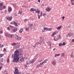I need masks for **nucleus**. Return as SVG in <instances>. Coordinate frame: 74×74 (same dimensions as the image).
<instances>
[{
	"instance_id": "f257e3e1",
	"label": "nucleus",
	"mask_w": 74,
	"mask_h": 74,
	"mask_svg": "<svg viewBox=\"0 0 74 74\" xmlns=\"http://www.w3.org/2000/svg\"><path fill=\"white\" fill-rule=\"evenodd\" d=\"M23 50L21 49H19L18 50H16L14 52V55H12V58H14L13 60V62L14 63H16L18 61L20 63H21L22 62H23L24 59L23 58L21 57H18L19 55H22V51Z\"/></svg>"
},
{
	"instance_id": "f03ea898",
	"label": "nucleus",
	"mask_w": 74,
	"mask_h": 74,
	"mask_svg": "<svg viewBox=\"0 0 74 74\" xmlns=\"http://www.w3.org/2000/svg\"><path fill=\"white\" fill-rule=\"evenodd\" d=\"M35 61H36V60H35V58H34L30 60L29 61L27 62L26 64H32V63H34V62Z\"/></svg>"
},
{
	"instance_id": "7ed1b4c3",
	"label": "nucleus",
	"mask_w": 74,
	"mask_h": 74,
	"mask_svg": "<svg viewBox=\"0 0 74 74\" xmlns=\"http://www.w3.org/2000/svg\"><path fill=\"white\" fill-rule=\"evenodd\" d=\"M30 11L31 12L33 11H35L36 13H38V14H40V10H36V9L34 8H31L30 10Z\"/></svg>"
},
{
	"instance_id": "20e7f679",
	"label": "nucleus",
	"mask_w": 74,
	"mask_h": 74,
	"mask_svg": "<svg viewBox=\"0 0 74 74\" xmlns=\"http://www.w3.org/2000/svg\"><path fill=\"white\" fill-rule=\"evenodd\" d=\"M5 19L6 20H8L9 21H11V20H12V16H11L9 17V16H6L5 18Z\"/></svg>"
},
{
	"instance_id": "39448f33",
	"label": "nucleus",
	"mask_w": 74,
	"mask_h": 74,
	"mask_svg": "<svg viewBox=\"0 0 74 74\" xmlns=\"http://www.w3.org/2000/svg\"><path fill=\"white\" fill-rule=\"evenodd\" d=\"M15 72H14V73L15 74H19V72L18 68L16 67H15Z\"/></svg>"
},
{
	"instance_id": "423d86ee",
	"label": "nucleus",
	"mask_w": 74,
	"mask_h": 74,
	"mask_svg": "<svg viewBox=\"0 0 74 74\" xmlns=\"http://www.w3.org/2000/svg\"><path fill=\"white\" fill-rule=\"evenodd\" d=\"M14 37L16 40H20L21 39V37H18V36L17 35L15 34L14 35Z\"/></svg>"
},
{
	"instance_id": "0eeeda50",
	"label": "nucleus",
	"mask_w": 74,
	"mask_h": 74,
	"mask_svg": "<svg viewBox=\"0 0 74 74\" xmlns=\"http://www.w3.org/2000/svg\"><path fill=\"white\" fill-rule=\"evenodd\" d=\"M45 10L47 12H49L51 10V8L48 7L46 8Z\"/></svg>"
},
{
	"instance_id": "6e6552de",
	"label": "nucleus",
	"mask_w": 74,
	"mask_h": 74,
	"mask_svg": "<svg viewBox=\"0 0 74 74\" xmlns=\"http://www.w3.org/2000/svg\"><path fill=\"white\" fill-rule=\"evenodd\" d=\"M58 33V32H53L52 34L51 35V37H53L56 34Z\"/></svg>"
},
{
	"instance_id": "1a4fd4ad",
	"label": "nucleus",
	"mask_w": 74,
	"mask_h": 74,
	"mask_svg": "<svg viewBox=\"0 0 74 74\" xmlns=\"http://www.w3.org/2000/svg\"><path fill=\"white\" fill-rule=\"evenodd\" d=\"M51 63L53 66L56 65V61L55 60H53L51 62Z\"/></svg>"
},
{
	"instance_id": "9d476101",
	"label": "nucleus",
	"mask_w": 74,
	"mask_h": 74,
	"mask_svg": "<svg viewBox=\"0 0 74 74\" xmlns=\"http://www.w3.org/2000/svg\"><path fill=\"white\" fill-rule=\"evenodd\" d=\"M16 31H17V28H15L13 30H12V33H15V32H16Z\"/></svg>"
},
{
	"instance_id": "9b49d317",
	"label": "nucleus",
	"mask_w": 74,
	"mask_h": 74,
	"mask_svg": "<svg viewBox=\"0 0 74 74\" xmlns=\"http://www.w3.org/2000/svg\"><path fill=\"white\" fill-rule=\"evenodd\" d=\"M8 12H11L12 11V8L10 7H8Z\"/></svg>"
},
{
	"instance_id": "f8f14e48",
	"label": "nucleus",
	"mask_w": 74,
	"mask_h": 74,
	"mask_svg": "<svg viewBox=\"0 0 74 74\" xmlns=\"http://www.w3.org/2000/svg\"><path fill=\"white\" fill-rule=\"evenodd\" d=\"M61 38H62V37H61L60 34L57 36V40H59V39H61Z\"/></svg>"
},
{
	"instance_id": "ddd939ff",
	"label": "nucleus",
	"mask_w": 74,
	"mask_h": 74,
	"mask_svg": "<svg viewBox=\"0 0 74 74\" xmlns=\"http://www.w3.org/2000/svg\"><path fill=\"white\" fill-rule=\"evenodd\" d=\"M61 27H62V26L60 25L58 26V27H56V29L58 30H59L61 29Z\"/></svg>"
},
{
	"instance_id": "4468645a",
	"label": "nucleus",
	"mask_w": 74,
	"mask_h": 74,
	"mask_svg": "<svg viewBox=\"0 0 74 74\" xmlns=\"http://www.w3.org/2000/svg\"><path fill=\"white\" fill-rule=\"evenodd\" d=\"M3 10V3H0V10Z\"/></svg>"
},
{
	"instance_id": "2eb2a0df",
	"label": "nucleus",
	"mask_w": 74,
	"mask_h": 74,
	"mask_svg": "<svg viewBox=\"0 0 74 74\" xmlns=\"http://www.w3.org/2000/svg\"><path fill=\"white\" fill-rule=\"evenodd\" d=\"M9 34H10L8 33H5L4 34L5 36H6V37H9Z\"/></svg>"
},
{
	"instance_id": "dca6fc26",
	"label": "nucleus",
	"mask_w": 74,
	"mask_h": 74,
	"mask_svg": "<svg viewBox=\"0 0 74 74\" xmlns=\"http://www.w3.org/2000/svg\"><path fill=\"white\" fill-rule=\"evenodd\" d=\"M72 35V34L71 33H69L67 35L66 37H71Z\"/></svg>"
},
{
	"instance_id": "f3484780",
	"label": "nucleus",
	"mask_w": 74,
	"mask_h": 74,
	"mask_svg": "<svg viewBox=\"0 0 74 74\" xmlns=\"http://www.w3.org/2000/svg\"><path fill=\"white\" fill-rule=\"evenodd\" d=\"M47 43L49 45V46H51V42H50V41H49L47 42Z\"/></svg>"
},
{
	"instance_id": "a211bd4d",
	"label": "nucleus",
	"mask_w": 74,
	"mask_h": 74,
	"mask_svg": "<svg viewBox=\"0 0 74 74\" xmlns=\"http://www.w3.org/2000/svg\"><path fill=\"white\" fill-rule=\"evenodd\" d=\"M13 23L14 25L15 26H18V25L17 24V23H16L15 22H14Z\"/></svg>"
},
{
	"instance_id": "6ab92c4d",
	"label": "nucleus",
	"mask_w": 74,
	"mask_h": 74,
	"mask_svg": "<svg viewBox=\"0 0 74 74\" xmlns=\"http://www.w3.org/2000/svg\"><path fill=\"white\" fill-rule=\"evenodd\" d=\"M9 37H10V38H12V37H13V35H12L9 34Z\"/></svg>"
},
{
	"instance_id": "aec40b11",
	"label": "nucleus",
	"mask_w": 74,
	"mask_h": 74,
	"mask_svg": "<svg viewBox=\"0 0 74 74\" xmlns=\"http://www.w3.org/2000/svg\"><path fill=\"white\" fill-rule=\"evenodd\" d=\"M60 54H55V56L56 58V56H60Z\"/></svg>"
},
{
	"instance_id": "412c9836",
	"label": "nucleus",
	"mask_w": 74,
	"mask_h": 74,
	"mask_svg": "<svg viewBox=\"0 0 74 74\" xmlns=\"http://www.w3.org/2000/svg\"><path fill=\"white\" fill-rule=\"evenodd\" d=\"M18 14H22V10H20L19 11Z\"/></svg>"
},
{
	"instance_id": "4be33fe9",
	"label": "nucleus",
	"mask_w": 74,
	"mask_h": 74,
	"mask_svg": "<svg viewBox=\"0 0 74 74\" xmlns=\"http://www.w3.org/2000/svg\"><path fill=\"white\" fill-rule=\"evenodd\" d=\"M23 30V29H20V30L19 31V32L20 33H21L22 32V31Z\"/></svg>"
},
{
	"instance_id": "5701e85b",
	"label": "nucleus",
	"mask_w": 74,
	"mask_h": 74,
	"mask_svg": "<svg viewBox=\"0 0 74 74\" xmlns=\"http://www.w3.org/2000/svg\"><path fill=\"white\" fill-rule=\"evenodd\" d=\"M12 45L13 46H15V45H16V43H13L12 44Z\"/></svg>"
},
{
	"instance_id": "b1692460",
	"label": "nucleus",
	"mask_w": 74,
	"mask_h": 74,
	"mask_svg": "<svg viewBox=\"0 0 74 74\" xmlns=\"http://www.w3.org/2000/svg\"><path fill=\"white\" fill-rule=\"evenodd\" d=\"M44 30H48V29L47 28L45 27L44 28Z\"/></svg>"
},
{
	"instance_id": "393cba45",
	"label": "nucleus",
	"mask_w": 74,
	"mask_h": 74,
	"mask_svg": "<svg viewBox=\"0 0 74 74\" xmlns=\"http://www.w3.org/2000/svg\"><path fill=\"white\" fill-rule=\"evenodd\" d=\"M43 64V62H42L41 63H40L39 64V67H40L41 66V65H42Z\"/></svg>"
},
{
	"instance_id": "a878e982",
	"label": "nucleus",
	"mask_w": 74,
	"mask_h": 74,
	"mask_svg": "<svg viewBox=\"0 0 74 74\" xmlns=\"http://www.w3.org/2000/svg\"><path fill=\"white\" fill-rule=\"evenodd\" d=\"M61 55L62 56H63V57H64V53H61Z\"/></svg>"
},
{
	"instance_id": "bb28decb",
	"label": "nucleus",
	"mask_w": 74,
	"mask_h": 74,
	"mask_svg": "<svg viewBox=\"0 0 74 74\" xmlns=\"http://www.w3.org/2000/svg\"><path fill=\"white\" fill-rule=\"evenodd\" d=\"M42 43H40L39 42H37L36 43H35V44L36 45H38V44H40L41 45V44Z\"/></svg>"
},
{
	"instance_id": "cd10ccee",
	"label": "nucleus",
	"mask_w": 74,
	"mask_h": 74,
	"mask_svg": "<svg viewBox=\"0 0 74 74\" xmlns=\"http://www.w3.org/2000/svg\"><path fill=\"white\" fill-rule=\"evenodd\" d=\"M28 20H29V19H24V21L25 22H27V21H28Z\"/></svg>"
},
{
	"instance_id": "c85d7f7f",
	"label": "nucleus",
	"mask_w": 74,
	"mask_h": 74,
	"mask_svg": "<svg viewBox=\"0 0 74 74\" xmlns=\"http://www.w3.org/2000/svg\"><path fill=\"white\" fill-rule=\"evenodd\" d=\"M52 30V28H50L49 29H48V31H51Z\"/></svg>"
},
{
	"instance_id": "c756f323",
	"label": "nucleus",
	"mask_w": 74,
	"mask_h": 74,
	"mask_svg": "<svg viewBox=\"0 0 74 74\" xmlns=\"http://www.w3.org/2000/svg\"><path fill=\"white\" fill-rule=\"evenodd\" d=\"M19 45H17L15 47V48H19Z\"/></svg>"
},
{
	"instance_id": "7c9ffc66",
	"label": "nucleus",
	"mask_w": 74,
	"mask_h": 74,
	"mask_svg": "<svg viewBox=\"0 0 74 74\" xmlns=\"http://www.w3.org/2000/svg\"><path fill=\"white\" fill-rule=\"evenodd\" d=\"M58 45L59 46H62V43H60Z\"/></svg>"
},
{
	"instance_id": "2f4dec72",
	"label": "nucleus",
	"mask_w": 74,
	"mask_h": 74,
	"mask_svg": "<svg viewBox=\"0 0 74 74\" xmlns=\"http://www.w3.org/2000/svg\"><path fill=\"white\" fill-rule=\"evenodd\" d=\"M9 27L11 28V29H13V26L11 25H9Z\"/></svg>"
},
{
	"instance_id": "473e14b6",
	"label": "nucleus",
	"mask_w": 74,
	"mask_h": 74,
	"mask_svg": "<svg viewBox=\"0 0 74 74\" xmlns=\"http://www.w3.org/2000/svg\"><path fill=\"white\" fill-rule=\"evenodd\" d=\"M62 45H66V43L64 42H63L62 44Z\"/></svg>"
},
{
	"instance_id": "72a5a7b5",
	"label": "nucleus",
	"mask_w": 74,
	"mask_h": 74,
	"mask_svg": "<svg viewBox=\"0 0 74 74\" xmlns=\"http://www.w3.org/2000/svg\"><path fill=\"white\" fill-rule=\"evenodd\" d=\"M4 74H8V73H7V72L5 71L4 72Z\"/></svg>"
},
{
	"instance_id": "f704fd0d",
	"label": "nucleus",
	"mask_w": 74,
	"mask_h": 74,
	"mask_svg": "<svg viewBox=\"0 0 74 74\" xmlns=\"http://www.w3.org/2000/svg\"><path fill=\"white\" fill-rule=\"evenodd\" d=\"M7 29H8V30H9V31H10V30H11V29H10V27H8L7 28Z\"/></svg>"
},
{
	"instance_id": "c9c22d12",
	"label": "nucleus",
	"mask_w": 74,
	"mask_h": 74,
	"mask_svg": "<svg viewBox=\"0 0 74 74\" xmlns=\"http://www.w3.org/2000/svg\"><path fill=\"white\" fill-rule=\"evenodd\" d=\"M70 56L71 58H74V56L73 55H70Z\"/></svg>"
},
{
	"instance_id": "e433bc0d",
	"label": "nucleus",
	"mask_w": 74,
	"mask_h": 74,
	"mask_svg": "<svg viewBox=\"0 0 74 74\" xmlns=\"http://www.w3.org/2000/svg\"><path fill=\"white\" fill-rule=\"evenodd\" d=\"M38 19H40V15L39 14H38Z\"/></svg>"
},
{
	"instance_id": "4c0bfd02",
	"label": "nucleus",
	"mask_w": 74,
	"mask_h": 74,
	"mask_svg": "<svg viewBox=\"0 0 74 74\" xmlns=\"http://www.w3.org/2000/svg\"><path fill=\"white\" fill-rule=\"evenodd\" d=\"M10 61V60H9L8 59H7V63H9V61Z\"/></svg>"
},
{
	"instance_id": "58836bf2",
	"label": "nucleus",
	"mask_w": 74,
	"mask_h": 74,
	"mask_svg": "<svg viewBox=\"0 0 74 74\" xmlns=\"http://www.w3.org/2000/svg\"><path fill=\"white\" fill-rule=\"evenodd\" d=\"M42 62L43 63H47V61H43V62Z\"/></svg>"
},
{
	"instance_id": "ea45409f",
	"label": "nucleus",
	"mask_w": 74,
	"mask_h": 74,
	"mask_svg": "<svg viewBox=\"0 0 74 74\" xmlns=\"http://www.w3.org/2000/svg\"><path fill=\"white\" fill-rule=\"evenodd\" d=\"M3 54H0V57H3Z\"/></svg>"
},
{
	"instance_id": "a19ab883",
	"label": "nucleus",
	"mask_w": 74,
	"mask_h": 74,
	"mask_svg": "<svg viewBox=\"0 0 74 74\" xmlns=\"http://www.w3.org/2000/svg\"><path fill=\"white\" fill-rule=\"evenodd\" d=\"M2 7H3L4 9H5V6L3 5Z\"/></svg>"
},
{
	"instance_id": "79ce46f5",
	"label": "nucleus",
	"mask_w": 74,
	"mask_h": 74,
	"mask_svg": "<svg viewBox=\"0 0 74 74\" xmlns=\"http://www.w3.org/2000/svg\"><path fill=\"white\" fill-rule=\"evenodd\" d=\"M36 44H35V45H33V47H34V48H35V47H36Z\"/></svg>"
},
{
	"instance_id": "37998d69",
	"label": "nucleus",
	"mask_w": 74,
	"mask_h": 74,
	"mask_svg": "<svg viewBox=\"0 0 74 74\" xmlns=\"http://www.w3.org/2000/svg\"><path fill=\"white\" fill-rule=\"evenodd\" d=\"M3 33V31H0V34H2Z\"/></svg>"
},
{
	"instance_id": "c03bdc74",
	"label": "nucleus",
	"mask_w": 74,
	"mask_h": 74,
	"mask_svg": "<svg viewBox=\"0 0 74 74\" xmlns=\"http://www.w3.org/2000/svg\"><path fill=\"white\" fill-rule=\"evenodd\" d=\"M25 29L26 30H28V29H29L27 27H26V28H25Z\"/></svg>"
},
{
	"instance_id": "a18cd8bd",
	"label": "nucleus",
	"mask_w": 74,
	"mask_h": 74,
	"mask_svg": "<svg viewBox=\"0 0 74 74\" xmlns=\"http://www.w3.org/2000/svg\"><path fill=\"white\" fill-rule=\"evenodd\" d=\"M4 47V45H2L1 46H0V48H2V47Z\"/></svg>"
},
{
	"instance_id": "49530a36",
	"label": "nucleus",
	"mask_w": 74,
	"mask_h": 74,
	"mask_svg": "<svg viewBox=\"0 0 74 74\" xmlns=\"http://www.w3.org/2000/svg\"><path fill=\"white\" fill-rule=\"evenodd\" d=\"M29 26H31V28H32V26H33V24H30Z\"/></svg>"
},
{
	"instance_id": "de8ad7c7",
	"label": "nucleus",
	"mask_w": 74,
	"mask_h": 74,
	"mask_svg": "<svg viewBox=\"0 0 74 74\" xmlns=\"http://www.w3.org/2000/svg\"><path fill=\"white\" fill-rule=\"evenodd\" d=\"M71 4L73 5H74V3H73V2H71Z\"/></svg>"
},
{
	"instance_id": "09e8293b",
	"label": "nucleus",
	"mask_w": 74,
	"mask_h": 74,
	"mask_svg": "<svg viewBox=\"0 0 74 74\" xmlns=\"http://www.w3.org/2000/svg\"><path fill=\"white\" fill-rule=\"evenodd\" d=\"M4 52H5L6 51V49H5V48L4 49V50H3Z\"/></svg>"
},
{
	"instance_id": "8fccbe9b",
	"label": "nucleus",
	"mask_w": 74,
	"mask_h": 74,
	"mask_svg": "<svg viewBox=\"0 0 74 74\" xmlns=\"http://www.w3.org/2000/svg\"><path fill=\"white\" fill-rule=\"evenodd\" d=\"M53 40H54V41H57V40H55V38H54Z\"/></svg>"
},
{
	"instance_id": "3c124183",
	"label": "nucleus",
	"mask_w": 74,
	"mask_h": 74,
	"mask_svg": "<svg viewBox=\"0 0 74 74\" xmlns=\"http://www.w3.org/2000/svg\"><path fill=\"white\" fill-rule=\"evenodd\" d=\"M43 16H45V15H46V14H43Z\"/></svg>"
},
{
	"instance_id": "603ef678",
	"label": "nucleus",
	"mask_w": 74,
	"mask_h": 74,
	"mask_svg": "<svg viewBox=\"0 0 74 74\" xmlns=\"http://www.w3.org/2000/svg\"><path fill=\"white\" fill-rule=\"evenodd\" d=\"M41 6H44V4H41Z\"/></svg>"
},
{
	"instance_id": "864d4df0",
	"label": "nucleus",
	"mask_w": 74,
	"mask_h": 74,
	"mask_svg": "<svg viewBox=\"0 0 74 74\" xmlns=\"http://www.w3.org/2000/svg\"><path fill=\"white\" fill-rule=\"evenodd\" d=\"M65 18V17H64V16H63L62 17V19H64V18Z\"/></svg>"
},
{
	"instance_id": "5fc2aeb1",
	"label": "nucleus",
	"mask_w": 74,
	"mask_h": 74,
	"mask_svg": "<svg viewBox=\"0 0 74 74\" xmlns=\"http://www.w3.org/2000/svg\"><path fill=\"white\" fill-rule=\"evenodd\" d=\"M2 69V66H1V67H0V70H1V69Z\"/></svg>"
},
{
	"instance_id": "6e6d98bb",
	"label": "nucleus",
	"mask_w": 74,
	"mask_h": 74,
	"mask_svg": "<svg viewBox=\"0 0 74 74\" xmlns=\"http://www.w3.org/2000/svg\"><path fill=\"white\" fill-rule=\"evenodd\" d=\"M73 1H74V0H71V2H73Z\"/></svg>"
},
{
	"instance_id": "4d7b16f0",
	"label": "nucleus",
	"mask_w": 74,
	"mask_h": 74,
	"mask_svg": "<svg viewBox=\"0 0 74 74\" xmlns=\"http://www.w3.org/2000/svg\"><path fill=\"white\" fill-rule=\"evenodd\" d=\"M40 16V17H41V16H42V12H41Z\"/></svg>"
},
{
	"instance_id": "13d9d810",
	"label": "nucleus",
	"mask_w": 74,
	"mask_h": 74,
	"mask_svg": "<svg viewBox=\"0 0 74 74\" xmlns=\"http://www.w3.org/2000/svg\"><path fill=\"white\" fill-rule=\"evenodd\" d=\"M56 49V48H54L53 49V51H55V50Z\"/></svg>"
},
{
	"instance_id": "bf43d9fd",
	"label": "nucleus",
	"mask_w": 74,
	"mask_h": 74,
	"mask_svg": "<svg viewBox=\"0 0 74 74\" xmlns=\"http://www.w3.org/2000/svg\"><path fill=\"white\" fill-rule=\"evenodd\" d=\"M38 1L39 3H40V0H38Z\"/></svg>"
},
{
	"instance_id": "052dcab7",
	"label": "nucleus",
	"mask_w": 74,
	"mask_h": 74,
	"mask_svg": "<svg viewBox=\"0 0 74 74\" xmlns=\"http://www.w3.org/2000/svg\"><path fill=\"white\" fill-rule=\"evenodd\" d=\"M24 67H27V66H26V65H25Z\"/></svg>"
},
{
	"instance_id": "680f3d73",
	"label": "nucleus",
	"mask_w": 74,
	"mask_h": 74,
	"mask_svg": "<svg viewBox=\"0 0 74 74\" xmlns=\"http://www.w3.org/2000/svg\"><path fill=\"white\" fill-rule=\"evenodd\" d=\"M72 42H74V39H73L72 40Z\"/></svg>"
},
{
	"instance_id": "e2e57ef3",
	"label": "nucleus",
	"mask_w": 74,
	"mask_h": 74,
	"mask_svg": "<svg viewBox=\"0 0 74 74\" xmlns=\"http://www.w3.org/2000/svg\"><path fill=\"white\" fill-rule=\"evenodd\" d=\"M42 33H44V31L43 30H42Z\"/></svg>"
},
{
	"instance_id": "0e129e2a",
	"label": "nucleus",
	"mask_w": 74,
	"mask_h": 74,
	"mask_svg": "<svg viewBox=\"0 0 74 74\" xmlns=\"http://www.w3.org/2000/svg\"><path fill=\"white\" fill-rule=\"evenodd\" d=\"M73 52H72L71 54V55H73Z\"/></svg>"
},
{
	"instance_id": "69168bd1",
	"label": "nucleus",
	"mask_w": 74,
	"mask_h": 74,
	"mask_svg": "<svg viewBox=\"0 0 74 74\" xmlns=\"http://www.w3.org/2000/svg\"><path fill=\"white\" fill-rule=\"evenodd\" d=\"M68 6H69V7H70V5H68Z\"/></svg>"
},
{
	"instance_id": "338daca9",
	"label": "nucleus",
	"mask_w": 74,
	"mask_h": 74,
	"mask_svg": "<svg viewBox=\"0 0 74 74\" xmlns=\"http://www.w3.org/2000/svg\"><path fill=\"white\" fill-rule=\"evenodd\" d=\"M41 41H43V39H42V40L41 39Z\"/></svg>"
},
{
	"instance_id": "774afa93",
	"label": "nucleus",
	"mask_w": 74,
	"mask_h": 74,
	"mask_svg": "<svg viewBox=\"0 0 74 74\" xmlns=\"http://www.w3.org/2000/svg\"><path fill=\"white\" fill-rule=\"evenodd\" d=\"M26 74H29V73H26Z\"/></svg>"
}]
</instances>
